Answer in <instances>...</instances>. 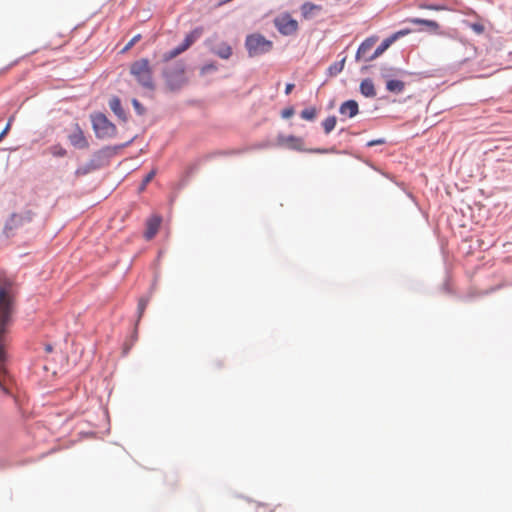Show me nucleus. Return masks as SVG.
<instances>
[{
    "mask_svg": "<svg viewBox=\"0 0 512 512\" xmlns=\"http://www.w3.org/2000/svg\"><path fill=\"white\" fill-rule=\"evenodd\" d=\"M15 295L16 291L11 282L0 283V389L4 393L10 392L12 382L5 367V333L14 312Z\"/></svg>",
    "mask_w": 512,
    "mask_h": 512,
    "instance_id": "1",
    "label": "nucleus"
},
{
    "mask_svg": "<svg viewBox=\"0 0 512 512\" xmlns=\"http://www.w3.org/2000/svg\"><path fill=\"white\" fill-rule=\"evenodd\" d=\"M130 73L143 87L153 88L152 71L148 59L143 58L133 62L130 66Z\"/></svg>",
    "mask_w": 512,
    "mask_h": 512,
    "instance_id": "2",
    "label": "nucleus"
},
{
    "mask_svg": "<svg viewBox=\"0 0 512 512\" xmlns=\"http://www.w3.org/2000/svg\"><path fill=\"white\" fill-rule=\"evenodd\" d=\"M245 46L249 56L254 57L269 52L273 44L260 34H252L246 38Z\"/></svg>",
    "mask_w": 512,
    "mask_h": 512,
    "instance_id": "3",
    "label": "nucleus"
},
{
    "mask_svg": "<svg viewBox=\"0 0 512 512\" xmlns=\"http://www.w3.org/2000/svg\"><path fill=\"white\" fill-rule=\"evenodd\" d=\"M93 128L97 137L110 138L115 135L116 127L103 114H97L92 118Z\"/></svg>",
    "mask_w": 512,
    "mask_h": 512,
    "instance_id": "4",
    "label": "nucleus"
},
{
    "mask_svg": "<svg viewBox=\"0 0 512 512\" xmlns=\"http://www.w3.org/2000/svg\"><path fill=\"white\" fill-rule=\"evenodd\" d=\"M203 33V29L198 27L191 31L188 35H186L182 44L172 49L169 52H166L163 55V61L167 62L171 59L177 57L181 53L185 52Z\"/></svg>",
    "mask_w": 512,
    "mask_h": 512,
    "instance_id": "5",
    "label": "nucleus"
},
{
    "mask_svg": "<svg viewBox=\"0 0 512 512\" xmlns=\"http://www.w3.org/2000/svg\"><path fill=\"white\" fill-rule=\"evenodd\" d=\"M273 145L276 147H282V148H287V149H291V150L302 151L304 143L300 137H296L293 135L279 134L276 137Z\"/></svg>",
    "mask_w": 512,
    "mask_h": 512,
    "instance_id": "6",
    "label": "nucleus"
},
{
    "mask_svg": "<svg viewBox=\"0 0 512 512\" xmlns=\"http://www.w3.org/2000/svg\"><path fill=\"white\" fill-rule=\"evenodd\" d=\"M275 26L283 35H291L298 29V23L289 14H283L275 19Z\"/></svg>",
    "mask_w": 512,
    "mask_h": 512,
    "instance_id": "7",
    "label": "nucleus"
},
{
    "mask_svg": "<svg viewBox=\"0 0 512 512\" xmlns=\"http://www.w3.org/2000/svg\"><path fill=\"white\" fill-rule=\"evenodd\" d=\"M377 41V36H371L365 39L357 50L356 60L372 61L376 59V57L373 56L372 49L377 43Z\"/></svg>",
    "mask_w": 512,
    "mask_h": 512,
    "instance_id": "8",
    "label": "nucleus"
},
{
    "mask_svg": "<svg viewBox=\"0 0 512 512\" xmlns=\"http://www.w3.org/2000/svg\"><path fill=\"white\" fill-rule=\"evenodd\" d=\"M68 139L71 145L77 149H86L89 146V143L78 124H75L74 130L69 134Z\"/></svg>",
    "mask_w": 512,
    "mask_h": 512,
    "instance_id": "9",
    "label": "nucleus"
},
{
    "mask_svg": "<svg viewBox=\"0 0 512 512\" xmlns=\"http://www.w3.org/2000/svg\"><path fill=\"white\" fill-rule=\"evenodd\" d=\"M162 219L158 215H152L149 217L146 221V229L144 232V237L146 240H151L155 237L157 234L160 225H161Z\"/></svg>",
    "mask_w": 512,
    "mask_h": 512,
    "instance_id": "10",
    "label": "nucleus"
},
{
    "mask_svg": "<svg viewBox=\"0 0 512 512\" xmlns=\"http://www.w3.org/2000/svg\"><path fill=\"white\" fill-rule=\"evenodd\" d=\"M358 103L355 100H348L341 104L339 112L352 118L358 114Z\"/></svg>",
    "mask_w": 512,
    "mask_h": 512,
    "instance_id": "11",
    "label": "nucleus"
},
{
    "mask_svg": "<svg viewBox=\"0 0 512 512\" xmlns=\"http://www.w3.org/2000/svg\"><path fill=\"white\" fill-rule=\"evenodd\" d=\"M384 78H386V89L395 94H400L405 89V83L401 80L397 79H389L388 76L383 75Z\"/></svg>",
    "mask_w": 512,
    "mask_h": 512,
    "instance_id": "12",
    "label": "nucleus"
},
{
    "mask_svg": "<svg viewBox=\"0 0 512 512\" xmlns=\"http://www.w3.org/2000/svg\"><path fill=\"white\" fill-rule=\"evenodd\" d=\"M360 92L363 96L373 98L376 96L374 83L371 79H364L360 84Z\"/></svg>",
    "mask_w": 512,
    "mask_h": 512,
    "instance_id": "13",
    "label": "nucleus"
},
{
    "mask_svg": "<svg viewBox=\"0 0 512 512\" xmlns=\"http://www.w3.org/2000/svg\"><path fill=\"white\" fill-rule=\"evenodd\" d=\"M321 10V6L306 2L301 6V13L305 19L312 18L315 12Z\"/></svg>",
    "mask_w": 512,
    "mask_h": 512,
    "instance_id": "14",
    "label": "nucleus"
},
{
    "mask_svg": "<svg viewBox=\"0 0 512 512\" xmlns=\"http://www.w3.org/2000/svg\"><path fill=\"white\" fill-rule=\"evenodd\" d=\"M410 23L418 24V25H425L432 31H437L439 29V24L434 20H427V19H421V18H410L407 20Z\"/></svg>",
    "mask_w": 512,
    "mask_h": 512,
    "instance_id": "15",
    "label": "nucleus"
},
{
    "mask_svg": "<svg viewBox=\"0 0 512 512\" xmlns=\"http://www.w3.org/2000/svg\"><path fill=\"white\" fill-rule=\"evenodd\" d=\"M109 107L119 118H125V113L121 106V101L118 97H113L112 99H110Z\"/></svg>",
    "mask_w": 512,
    "mask_h": 512,
    "instance_id": "16",
    "label": "nucleus"
},
{
    "mask_svg": "<svg viewBox=\"0 0 512 512\" xmlns=\"http://www.w3.org/2000/svg\"><path fill=\"white\" fill-rule=\"evenodd\" d=\"M213 52L220 58L228 59L232 54L231 47L226 43H221L219 47L215 48Z\"/></svg>",
    "mask_w": 512,
    "mask_h": 512,
    "instance_id": "17",
    "label": "nucleus"
},
{
    "mask_svg": "<svg viewBox=\"0 0 512 512\" xmlns=\"http://www.w3.org/2000/svg\"><path fill=\"white\" fill-rule=\"evenodd\" d=\"M395 41V37H388L386 38L373 52L374 57H379L381 54H383Z\"/></svg>",
    "mask_w": 512,
    "mask_h": 512,
    "instance_id": "18",
    "label": "nucleus"
},
{
    "mask_svg": "<svg viewBox=\"0 0 512 512\" xmlns=\"http://www.w3.org/2000/svg\"><path fill=\"white\" fill-rule=\"evenodd\" d=\"M336 123L337 120L335 116L327 117L322 123L325 133L329 134L335 128Z\"/></svg>",
    "mask_w": 512,
    "mask_h": 512,
    "instance_id": "19",
    "label": "nucleus"
},
{
    "mask_svg": "<svg viewBox=\"0 0 512 512\" xmlns=\"http://www.w3.org/2000/svg\"><path fill=\"white\" fill-rule=\"evenodd\" d=\"M317 109L315 107L306 108L301 112V118L307 121H312L316 118Z\"/></svg>",
    "mask_w": 512,
    "mask_h": 512,
    "instance_id": "20",
    "label": "nucleus"
},
{
    "mask_svg": "<svg viewBox=\"0 0 512 512\" xmlns=\"http://www.w3.org/2000/svg\"><path fill=\"white\" fill-rule=\"evenodd\" d=\"M23 221V217L17 214H14L11 216L10 220L7 222L5 229L6 230H12L13 228L17 227L19 224H21Z\"/></svg>",
    "mask_w": 512,
    "mask_h": 512,
    "instance_id": "21",
    "label": "nucleus"
},
{
    "mask_svg": "<svg viewBox=\"0 0 512 512\" xmlns=\"http://www.w3.org/2000/svg\"><path fill=\"white\" fill-rule=\"evenodd\" d=\"M51 153L54 156L63 157L66 155L67 152L62 146L55 145V146L51 147Z\"/></svg>",
    "mask_w": 512,
    "mask_h": 512,
    "instance_id": "22",
    "label": "nucleus"
},
{
    "mask_svg": "<svg viewBox=\"0 0 512 512\" xmlns=\"http://www.w3.org/2000/svg\"><path fill=\"white\" fill-rule=\"evenodd\" d=\"M148 302H149V299L148 298H140L139 299V302H138V313H139V317H141L148 305Z\"/></svg>",
    "mask_w": 512,
    "mask_h": 512,
    "instance_id": "23",
    "label": "nucleus"
},
{
    "mask_svg": "<svg viewBox=\"0 0 512 512\" xmlns=\"http://www.w3.org/2000/svg\"><path fill=\"white\" fill-rule=\"evenodd\" d=\"M344 62H345V60L343 59L339 64H334L333 66H331L329 68L331 71V74H337L338 72H340L344 67Z\"/></svg>",
    "mask_w": 512,
    "mask_h": 512,
    "instance_id": "24",
    "label": "nucleus"
},
{
    "mask_svg": "<svg viewBox=\"0 0 512 512\" xmlns=\"http://www.w3.org/2000/svg\"><path fill=\"white\" fill-rule=\"evenodd\" d=\"M132 104L139 115L144 114L145 109L137 99H133Z\"/></svg>",
    "mask_w": 512,
    "mask_h": 512,
    "instance_id": "25",
    "label": "nucleus"
},
{
    "mask_svg": "<svg viewBox=\"0 0 512 512\" xmlns=\"http://www.w3.org/2000/svg\"><path fill=\"white\" fill-rule=\"evenodd\" d=\"M293 114H294V109L291 107L286 108V109L282 110V112H281V116L285 119L292 117Z\"/></svg>",
    "mask_w": 512,
    "mask_h": 512,
    "instance_id": "26",
    "label": "nucleus"
},
{
    "mask_svg": "<svg viewBox=\"0 0 512 512\" xmlns=\"http://www.w3.org/2000/svg\"><path fill=\"white\" fill-rule=\"evenodd\" d=\"M13 117H11L6 125V127L3 129V131L0 133V141L6 136L8 131L10 130L11 123H12Z\"/></svg>",
    "mask_w": 512,
    "mask_h": 512,
    "instance_id": "27",
    "label": "nucleus"
},
{
    "mask_svg": "<svg viewBox=\"0 0 512 512\" xmlns=\"http://www.w3.org/2000/svg\"><path fill=\"white\" fill-rule=\"evenodd\" d=\"M253 508L256 509V512H273L267 505L264 504H258Z\"/></svg>",
    "mask_w": 512,
    "mask_h": 512,
    "instance_id": "28",
    "label": "nucleus"
},
{
    "mask_svg": "<svg viewBox=\"0 0 512 512\" xmlns=\"http://www.w3.org/2000/svg\"><path fill=\"white\" fill-rule=\"evenodd\" d=\"M140 38H141V35H140V34H138V35L134 36V37H133V38L128 42V44L126 45L125 50L130 49V48H131V47H132L136 42H138V41L140 40Z\"/></svg>",
    "mask_w": 512,
    "mask_h": 512,
    "instance_id": "29",
    "label": "nucleus"
},
{
    "mask_svg": "<svg viewBox=\"0 0 512 512\" xmlns=\"http://www.w3.org/2000/svg\"><path fill=\"white\" fill-rule=\"evenodd\" d=\"M409 33H410V30H408V29L400 30V31L394 33L393 35H391L390 37H395V41H396L399 37L405 36Z\"/></svg>",
    "mask_w": 512,
    "mask_h": 512,
    "instance_id": "30",
    "label": "nucleus"
},
{
    "mask_svg": "<svg viewBox=\"0 0 512 512\" xmlns=\"http://www.w3.org/2000/svg\"><path fill=\"white\" fill-rule=\"evenodd\" d=\"M384 143H385V140L380 138V139L369 141L367 143V146L372 147V146H375V145H383Z\"/></svg>",
    "mask_w": 512,
    "mask_h": 512,
    "instance_id": "31",
    "label": "nucleus"
},
{
    "mask_svg": "<svg viewBox=\"0 0 512 512\" xmlns=\"http://www.w3.org/2000/svg\"><path fill=\"white\" fill-rule=\"evenodd\" d=\"M155 174L156 172L154 170L150 171L143 179L144 185H147L154 178Z\"/></svg>",
    "mask_w": 512,
    "mask_h": 512,
    "instance_id": "32",
    "label": "nucleus"
},
{
    "mask_svg": "<svg viewBox=\"0 0 512 512\" xmlns=\"http://www.w3.org/2000/svg\"><path fill=\"white\" fill-rule=\"evenodd\" d=\"M444 9H445L444 6L434 5V4H431L428 7V10H433V11H439V10H444Z\"/></svg>",
    "mask_w": 512,
    "mask_h": 512,
    "instance_id": "33",
    "label": "nucleus"
},
{
    "mask_svg": "<svg viewBox=\"0 0 512 512\" xmlns=\"http://www.w3.org/2000/svg\"><path fill=\"white\" fill-rule=\"evenodd\" d=\"M293 88H294V84L288 83L285 88V94L289 95L292 92Z\"/></svg>",
    "mask_w": 512,
    "mask_h": 512,
    "instance_id": "34",
    "label": "nucleus"
},
{
    "mask_svg": "<svg viewBox=\"0 0 512 512\" xmlns=\"http://www.w3.org/2000/svg\"><path fill=\"white\" fill-rule=\"evenodd\" d=\"M211 69H216V67L214 65H206L202 68V73H205L206 71Z\"/></svg>",
    "mask_w": 512,
    "mask_h": 512,
    "instance_id": "35",
    "label": "nucleus"
},
{
    "mask_svg": "<svg viewBox=\"0 0 512 512\" xmlns=\"http://www.w3.org/2000/svg\"><path fill=\"white\" fill-rule=\"evenodd\" d=\"M178 75L180 78H183V75H184V67L183 65H180L179 69H178Z\"/></svg>",
    "mask_w": 512,
    "mask_h": 512,
    "instance_id": "36",
    "label": "nucleus"
},
{
    "mask_svg": "<svg viewBox=\"0 0 512 512\" xmlns=\"http://www.w3.org/2000/svg\"><path fill=\"white\" fill-rule=\"evenodd\" d=\"M146 186H147V185H144V180H143V181H142V183H141V185H140V187H139V190H140V191H144V190H145V188H146Z\"/></svg>",
    "mask_w": 512,
    "mask_h": 512,
    "instance_id": "37",
    "label": "nucleus"
},
{
    "mask_svg": "<svg viewBox=\"0 0 512 512\" xmlns=\"http://www.w3.org/2000/svg\"><path fill=\"white\" fill-rule=\"evenodd\" d=\"M419 7H420L421 9H427V10H428L429 5H426V4H420V5H419Z\"/></svg>",
    "mask_w": 512,
    "mask_h": 512,
    "instance_id": "38",
    "label": "nucleus"
},
{
    "mask_svg": "<svg viewBox=\"0 0 512 512\" xmlns=\"http://www.w3.org/2000/svg\"><path fill=\"white\" fill-rule=\"evenodd\" d=\"M166 77H167L168 81H170V82L172 81L170 73L167 72Z\"/></svg>",
    "mask_w": 512,
    "mask_h": 512,
    "instance_id": "39",
    "label": "nucleus"
},
{
    "mask_svg": "<svg viewBox=\"0 0 512 512\" xmlns=\"http://www.w3.org/2000/svg\"><path fill=\"white\" fill-rule=\"evenodd\" d=\"M475 29H476L477 31H481V28H480V27H476V26H475Z\"/></svg>",
    "mask_w": 512,
    "mask_h": 512,
    "instance_id": "40",
    "label": "nucleus"
}]
</instances>
